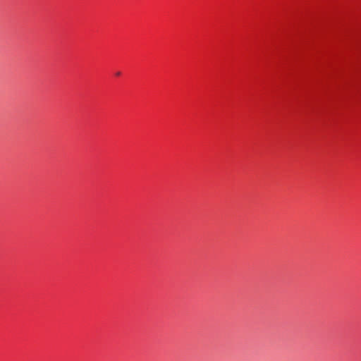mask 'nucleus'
Returning <instances> with one entry per match:
<instances>
[{
    "instance_id": "1",
    "label": "nucleus",
    "mask_w": 361,
    "mask_h": 361,
    "mask_svg": "<svg viewBox=\"0 0 361 361\" xmlns=\"http://www.w3.org/2000/svg\"><path fill=\"white\" fill-rule=\"evenodd\" d=\"M120 75H121V72H117V73H116V76H119Z\"/></svg>"
}]
</instances>
